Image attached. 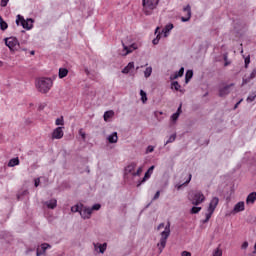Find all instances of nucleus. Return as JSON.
Instances as JSON below:
<instances>
[{"label":"nucleus","instance_id":"nucleus-1","mask_svg":"<svg viewBox=\"0 0 256 256\" xmlns=\"http://www.w3.org/2000/svg\"><path fill=\"white\" fill-rule=\"evenodd\" d=\"M36 87L40 93H49L53 87V80L51 78L42 77L36 81Z\"/></svg>","mask_w":256,"mask_h":256},{"label":"nucleus","instance_id":"nucleus-2","mask_svg":"<svg viewBox=\"0 0 256 256\" xmlns=\"http://www.w3.org/2000/svg\"><path fill=\"white\" fill-rule=\"evenodd\" d=\"M171 235V223L168 222L165 226L164 231L161 232L160 242L157 244L159 247L160 253H163V248L167 245V239Z\"/></svg>","mask_w":256,"mask_h":256},{"label":"nucleus","instance_id":"nucleus-3","mask_svg":"<svg viewBox=\"0 0 256 256\" xmlns=\"http://www.w3.org/2000/svg\"><path fill=\"white\" fill-rule=\"evenodd\" d=\"M188 199L192 205L197 207V205H201L205 201V195L199 190H194L189 193Z\"/></svg>","mask_w":256,"mask_h":256},{"label":"nucleus","instance_id":"nucleus-4","mask_svg":"<svg viewBox=\"0 0 256 256\" xmlns=\"http://www.w3.org/2000/svg\"><path fill=\"white\" fill-rule=\"evenodd\" d=\"M143 12L146 15H152L153 10L157 9L159 0H142Z\"/></svg>","mask_w":256,"mask_h":256},{"label":"nucleus","instance_id":"nucleus-5","mask_svg":"<svg viewBox=\"0 0 256 256\" xmlns=\"http://www.w3.org/2000/svg\"><path fill=\"white\" fill-rule=\"evenodd\" d=\"M33 23L34 20L32 18H27L25 20V18L19 14L16 16V25H20L21 27H23V29H26L27 31H31V29H33Z\"/></svg>","mask_w":256,"mask_h":256},{"label":"nucleus","instance_id":"nucleus-6","mask_svg":"<svg viewBox=\"0 0 256 256\" xmlns=\"http://www.w3.org/2000/svg\"><path fill=\"white\" fill-rule=\"evenodd\" d=\"M217 205H219V198L213 197L209 203L206 218L202 221V223H208L209 219H211L213 213H215V209H217Z\"/></svg>","mask_w":256,"mask_h":256},{"label":"nucleus","instance_id":"nucleus-7","mask_svg":"<svg viewBox=\"0 0 256 256\" xmlns=\"http://www.w3.org/2000/svg\"><path fill=\"white\" fill-rule=\"evenodd\" d=\"M4 41H5L6 47H8L10 51H15V49L19 47V40H17V38L15 37L5 38Z\"/></svg>","mask_w":256,"mask_h":256},{"label":"nucleus","instance_id":"nucleus-8","mask_svg":"<svg viewBox=\"0 0 256 256\" xmlns=\"http://www.w3.org/2000/svg\"><path fill=\"white\" fill-rule=\"evenodd\" d=\"M91 215H93V209L82 204V208L80 210V217H82V219L84 220L91 219Z\"/></svg>","mask_w":256,"mask_h":256},{"label":"nucleus","instance_id":"nucleus-9","mask_svg":"<svg viewBox=\"0 0 256 256\" xmlns=\"http://www.w3.org/2000/svg\"><path fill=\"white\" fill-rule=\"evenodd\" d=\"M155 170V166H151L144 174V177L142 178V180H139L137 183V187H141V185H143V183H145V181H147V179H151V175H153V171Z\"/></svg>","mask_w":256,"mask_h":256},{"label":"nucleus","instance_id":"nucleus-10","mask_svg":"<svg viewBox=\"0 0 256 256\" xmlns=\"http://www.w3.org/2000/svg\"><path fill=\"white\" fill-rule=\"evenodd\" d=\"M235 84H229L226 85L222 88L219 89V97H227V95H229L231 93V88L234 86Z\"/></svg>","mask_w":256,"mask_h":256},{"label":"nucleus","instance_id":"nucleus-11","mask_svg":"<svg viewBox=\"0 0 256 256\" xmlns=\"http://www.w3.org/2000/svg\"><path fill=\"white\" fill-rule=\"evenodd\" d=\"M123 45V53L122 55L125 57L127 55H129V53H133V51H135V49H137V44H131L130 46H126L124 43H122Z\"/></svg>","mask_w":256,"mask_h":256},{"label":"nucleus","instance_id":"nucleus-12","mask_svg":"<svg viewBox=\"0 0 256 256\" xmlns=\"http://www.w3.org/2000/svg\"><path fill=\"white\" fill-rule=\"evenodd\" d=\"M184 13H186V17H181L182 23H187L191 19V5H186L183 8Z\"/></svg>","mask_w":256,"mask_h":256},{"label":"nucleus","instance_id":"nucleus-13","mask_svg":"<svg viewBox=\"0 0 256 256\" xmlns=\"http://www.w3.org/2000/svg\"><path fill=\"white\" fill-rule=\"evenodd\" d=\"M63 127H57L52 133V139H63Z\"/></svg>","mask_w":256,"mask_h":256},{"label":"nucleus","instance_id":"nucleus-14","mask_svg":"<svg viewBox=\"0 0 256 256\" xmlns=\"http://www.w3.org/2000/svg\"><path fill=\"white\" fill-rule=\"evenodd\" d=\"M47 249H51V245L47 243L42 244L40 247L37 248L36 256L45 255V251H47Z\"/></svg>","mask_w":256,"mask_h":256},{"label":"nucleus","instance_id":"nucleus-15","mask_svg":"<svg viewBox=\"0 0 256 256\" xmlns=\"http://www.w3.org/2000/svg\"><path fill=\"white\" fill-rule=\"evenodd\" d=\"M43 205H45L47 209H55L57 207V199L52 198L48 201L43 202Z\"/></svg>","mask_w":256,"mask_h":256},{"label":"nucleus","instance_id":"nucleus-16","mask_svg":"<svg viewBox=\"0 0 256 256\" xmlns=\"http://www.w3.org/2000/svg\"><path fill=\"white\" fill-rule=\"evenodd\" d=\"M137 167V163L132 162L131 164H129L128 166H126L125 168V175H133V173H135V168Z\"/></svg>","mask_w":256,"mask_h":256},{"label":"nucleus","instance_id":"nucleus-17","mask_svg":"<svg viewBox=\"0 0 256 256\" xmlns=\"http://www.w3.org/2000/svg\"><path fill=\"white\" fill-rule=\"evenodd\" d=\"M94 250L99 251L100 253H105L107 251V243L100 244V243H94Z\"/></svg>","mask_w":256,"mask_h":256},{"label":"nucleus","instance_id":"nucleus-18","mask_svg":"<svg viewBox=\"0 0 256 256\" xmlns=\"http://www.w3.org/2000/svg\"><path fill=\"white\" fill-rule=\"evenodd\" d=\"M185 73V68L181 67L179 69V71L175 72L174 74H172L170 76L171 81L175 80V79H179V77H183V74Z\"/></svg>","mask_w":256,"mask_h":256},{"label":"nucleus","instance_id":"nucleus-19","mask_svg":"<svg viewBox=\"0 0 256 256\" xmlns=\"http://www.w3.org/2000/svg\"><path fill=\"white\" fill-rule=\"evenodd\" d=\"M234 213H241V211H245V202H238L233 209Z\"/></svg>","mask_w":256,"mask_h":256},{"label":"nucleus","instance_id":"nucleus-20","mask_svg":"<svg viewBox=\"0 0 256 256\" xmlns=\"http://www.w3.org/2000/svg\"><path fill=\"white\" fill-rule=\"evenodd\" d=\"M107 141L111 144L117 143V141H119V136H117V132H113L112 134L108 135Z\"/></svg>","mask_w":256,"mask_h":256},{"label":"nucleus","instance_id":"nucleus-21","mask_svg":"<svg viewBox=\"0 0 256 256\" xmlns=\"http://www.w3.org/2000/svg\"><path fill=\"white\" fill-rule=\"evenodd\" d=\"M131 69H135V62L128 63V65L123 68L122 73L127 75L128 73H131Z\"/></svg>","mask_w":256,"mask_h":256},{"label":"nucleus","instance_id":"nucleus-22","mask_svg":"<svg viewBox=\"0 0 256 256\" xmlns=\"http://www.w3.org/2000/svg\"><path fill=\"white\" fill-rule=\"evenodd\" d=\"M255 201H256V192H252L247 196L246 203H247V205H249V204L253 205V203H255Z\"/></svg>","mask_w":256,"mask_h":256},{"label":"nucleus","instance_id":"nucleus-23","mask_svg":"<svg viewBox=\"0 0 256 256\" xmlns=\"http://www.w3.org/2000/svg\"><path fill=\"white\" fill-rule=\"evenodd\" d=\"M69 75V70L67 68H59L58 77L59 79H65Z\"/></svg>","mask_w":256,"mask_h":256},{"label":"nucleus","instance_id":"nucleus-24","mask_svg":"<svg viewBox=\"0 0 256 256\" xmlns=\"http://www.w3.org/2000/svg\"><path fill=\"white\" fill-rule=\"evenodd\" d=\"M173 24H167L164 29L162 30V33H164V37H168L169 33L171 32V30H173Z\"/></svg>","mask_w":256,"mask_h":256},{"label":"nucleus","instance_id":"nucleus-25","mask_svg":"<svg viewBox=\"0 0 256 256\" xmlns=\"http://www.w3.org/2000/svg\"><path fill=\"white\" fill-rule=\"evenodd\" d=\"M115 115V112L113 110H109V111H106L103 115L104 117V121H109V119H111V117H114Z\"/></svg>","mask_w":256,"mask_h":256},{"label":"nucleus","instance_id":"nucleus-26","mask_svg":"<svg viewBox=\"0 0 256 256\" xmlns=\"http://www.w3.org/2000/svg\"><path fill=\"white\" fill-rule=\"evenodd\" d=\"M82 207H83V204H76V205L71 207V212L81 214Z\"/></svg>","mask_w":256,"mask_h":256},{"label":"nucleus","instance_id":"nucleus-27","mask_svg":"<svg viewBox=\"0 0 256 256\" xmlns=\"http://www.w3.org/2000/svg\"><path fill=\"white\" fill-rule=\"evenodd\" d=\"M175 139H177V134L170 135L169 138L164 143V146L169 145V143H175Z\"/></svg>","mask_w":256,"mask_h":256},{"label":"nucleus","instance_id":"nucleus-28","mask_svg":"<svg viewBox=\"0 0 256 256\" xmlns=\"http://www.w3.org/2000/svg\"><path fill=\"white\" fill-rule=\"evenodd\" d=\"M17 165H19V158H12L8 162V167H15Z\"/></svg>","mask_w":256,"mask_h":256},{"label":"nucleus","instance_id":"nucleus-29","mask_svg":"<svg viewBox=\"0 0 256 256\" xmlns=\"http://www.w3.org/2000/svg\"><path fill=\"white\" fill-rule=\"evenodd\" d=\"M152 73H153V67L149 66L144 71V77L146 79H149V76L152 75Z\"/></svg>","mask_w":256,"mask_h":256},{"label":"nucleus","instance_id":"nucleus-30","mask_svg":"<svg viewBox=\"0 0 256 256\" xmlns=\"http://www.w3.org/2000/svg\"><path fill=\"white\" fill-rule=\"evenodd\" d=\"M193 79V70H188L185 75V81L186 83H189Z\"/></svg>","mask_w":256,"mask_h":256},{"label":"nucleus","instance_id":"nucleus-31","mask_svg":"<svg viewBox=\"0 0 256 256\" xmlns=\"http://www.w3.org/2000/svg\"><path fill=\"white\" fill-rule=\"evenodd\" d=\"M256 98V92H252L246 99L247 103H253Z\"/></svg>","mask_w":256,"mask_h":256},{"label":"nucleus","instance_id":"nucleus-32","mask_svg":"<svg viewBox=\"0 0 256 256\" xmlns=\"http://www.w3.org/2000/svg\"><path fill=\"white\" fill-rule=\"evenodd\" d=\"M171 89H175V91H180L181 89V84H179V82L174 81L171 84Z\"/></svg>","mask_w":256,"mask_h":256},{"label":"nucleus","instance_id":"nucleus-33","mask_svg":"<svg viewBox=\"0 0 256 256\" xmlns=\"http://www.w3.org/2000/svg\"><path fill=\"white\" fill-rule=\"evenodd\" d=\"M7 27H9L7 22L3 21V18H0V29L2 31H6Z\"/></svg>","mask_w":256,"mask_h":256},{"label":"nucleus","instance_id":"nucleus-34","mask_svg":"<svg viewBox=\"0 0 256 256\" xmlns=\"http://www.w3.org/2000/svg\"><path fill=\"white\" fill-rule=\"evenodd\" d=\"M140 97L142 103H147V93L143 90H140Z\"/></svg>","mask_w":256,"mask_h":256},{"label":"nucleus","instance_id":"nucleus-35","mask_svg":"<svg viewBox=\"0 0 256 256\" xmlns=\"http://www.w3.org/2000/svg\"><path fill=\"white\" fill-rule=\"evenodd\" d=\"M193 175L189 174L188 179L183 183L177 186V189H181V187H183V185H189V183H191V179H192Z\"/></svg>","mask_w":256,"mask_h":256},{"label":"nucleus","instance_id":"nucleus-36","mask_svg":"<svg viewBox=\"0 0 256 256\" xmlns=\"http://www.w3.org/2000/svg\"><path fill=\"white\" fill-rule=\"evenodd\" d=\"M199 211H201V207L194 206L191 208L190 213L192 215H197V213H199Z\"/></svg>","mask_w":256,"mask_h":256},{"label":"nucleus","instance_id":"nucleus-37","mask_svg":"<svg viewBox=\"0 0 256 256\" xmlns=\"http://www.w3.org/2000/svg\"><path fill=\"white\" fill-rule=\"evenodd\" d=\"M253 78H251V76H245L243 79H242V87L243 85H247V83H251Z\"/></svg>","mask_w":256,"mask_h":256},{"label":"nucleus","instance_id":"nucleus-38","mask_svg":"<svg viewBox=\"0 0 256 256\" xmlns=\"http://www.w3.org/2000/svg\"><path fill=\"white\" fill-rule=\"evenodd\" d=\"M141 173H143V168L139 167L136 172L132 173V177H139L141 176Z\"/></svg>","mask_w":256,"mask_h":256},{"label":"nucleus","instance_id":"nucleus-39","mask_svg":"<svg viewBox=\"0 0 256 256\" xmlns=\"http://www.w3.org/2000/svg\"><path fill=\"white\" fill-rule=\"evenodd\" d=\"M213 256H223V250H221V248H216L213 252Z\"/></svg>","mask_w":256,"mask_h":256},{"label":"nucleus","instance_id":"nucleus-40","mask_svg":"<svg viewBox=\"0 0 256 256\" xmlns=\"http://www.w3.org/2000/svg\"><path fill=\"white\" fill-rule=\"evenodd\" d=\"M90 209H92V212L99 211V209H101V204H94Z\"/></svg>","mask_w":256,"mask_h":256},{"label":"nucleus","instance_id":"nucleus-41","mask_svg":"<svg viewBox=\"0 0 256 256\" xmlns=\"http://www.w3.org/2000/svg\"><path fill=\"white\" fill-rule=\"evenodd\" d=\"M244 63H245V67L247 69V67H249V63H251V57L250 56H247L245 59H244Z\"/></svg>","mask_w":256,"mask_h":256},{"label":"nucleus","instance_id":"nucleus-42","mask_svg":"<svg viewBox=\"0 0 256 256\" xmlns=\"http://www.w3.org/2000/svg\"><path fill=\"white\" fill-rule=\"evenodd\" d=\"M153 151H155V147L151 145L146 148V154L153 153Z\"/></svg>","mask_w":256,"mask_h":256},{"label":"nucleus","instance_id":"nucleus-43","mask_svg":"<svg viewBox=\"0 0 256 256\" xmlns=\"http://www.w3.org/2000/svg\"><path fill=\"white\" fill-rule=\"evenodd\" d=\"M223 57H224V61H225L224 67H228V65H231V62L229 60H227V54H224Z\"/></svg>","mask_w":256,"mask_h":256},{"label":"nucleus","instance_id":"nucleus-44","mask_svg":"<svg viewBox=\"0 0 256 256\" xmlns=\"http://www.w3.org/2000/svg\"><path fill=\"white\" fill-rule=\"evenodd\" d=\"M161 196V191H157L152 199V201H157V199H159V197Z\"/></svg>","mask_w":256,"mask_h":256},{"label":"nucleus","instance_id":"nucleus-45","mask_svg":"<svg viewBox=\"0 0 256 256\" xmlns=\"http://www.w3.org/2000/svg\"><path fill=\"white\" fill-rule=\"evenodd\" d=\"M171 119L172 121H177L179 119V113H174L172 116H171Z\"/></svg>","mask_w":256,"mask_h":256},{"label":"nucleus","instance_id":"nucleus-46","mask_svg":"<svg viewBox=\"0 0 256 256\" xmlns=\"http://www.w3.org/2000/svg\"><path fill=\"white\" fill-rule=\"evenodd\" d=\"M79 135L82 137L83 141H85V137L87 134H85V132L83 131V129L79 130Z\"/></svg>","mask_w":256,"mask_h":256},{"label":"nucleus","instance_id":"nucleus-47","mask_svg":"<svg viewBox=\"0 0 256 256\" xmlns=\"http://www.w3.org/2000/svg\"><path fill=\"white\" fill-rule=\"evenodd\" d=\"M55 123H56V125H63V117L57 118Z\"/></svg>","mask_w":256,"mask_h":256},{"label":"nucleus","instance_id":"nucleus-48","mask_svg":"<svg viewBox=\"0 0 256 256\" xmlns=\"http://www.w3.org/2000/svg\"><path fill=\"white\" fill-rule=\"evenodd\" d=\"M40 183H41V179H40V178H36V179L34 180V186H35V187H39Z\"/></svg>","mask_w":256,"mask_h":256},{"label":"nucleus","instance_id":"nucleus-49","mask_svg":"<svg viewBox=\"0 0 256 256\" xmlns=\"http://www.w3.org/2000/svg\"><path fill=\"white\" fill-rule=\"evenodd\" d=\"M9 3V0H1V7H7V4Z\"/></svg>","mask_w":256,"mask_h":256},{"label":"nucleus","instance_id":"nucleus-50","mask_svg":"<svg viewBox=\"0 0 256 256\" xmlns=\"http://www.w3.org/2000/svg\"><path fill=\"white\" fill-rule=\"evenodd\" d=\"M256 77V68L251 72L250 79H255Z\"/></svg>","mask_w":256,"mask_h":256},{"label":"nucleus","instance_id":"nucleus-51","mask_svg":"<svg viewBox=\"0 0 256 256\" xmlns=\"http://www.w3.org/2000/svg\"><path fill=\"white\" fill-rule=\"evenodd\" d=\"M247 247H249V242L247 241L243 242L241 249H247Z\"/></svg>","mask_w":256,"mask_h":256},{"label":"nucleus","instance_id":"nucleus-52","mask_svg":"<svg viewBox=\"0 0 256 256\" xmlns=\"http://www.w3.org/2000/svg\"><path fill=\"white\" fill-rule=\"evenodd\" d=\"M181 256H191V252H189V251H183V252L181 253Z\"/></svg>","mask_w":256,"mask_h":256},{"label":"nucleus","instance_id":"nucleus-53","mask_svg":"<svg viewBox=\"0 0 256 256\" xmlns=\"http://www.w3.org/2000/svg\"><path fill=\"white\" fill-rule=\"evenodd\" d=\"M153 45H159V38H154L152 40Z\"/></svg>","mask_w":256,"mask_h":256},{"label":"nucleus","instance_id":"nucleus-54","mask_svg":"<svg viewBox=\"0 0 256 256\" xmlns=\"http://www.w3.org/2000/svg\"><path fill=\"white\" fill-rule=\"evenodd\" d=\"M33 251H35V249H33V248H28L27 250H26V255H29L31 252H33Z\"/></svg>","mask_w":256,"mask_h":256},{"label":"nucleus","instance_id":"nucleus-55","mask_svg":"<svg viewBox=\"0 0 256 256\" xmlns=\"http://www.w3.org/2000/svg\"><path fill=\"white\" fill-rule=\"evenodd\" d=\"M163 227H165V223H160V224L158 225V227H157L158 231H159L160 229H163Z\"/></svg>","mask_w":256,"mask_h":256},{"label":"nucleus","instance_id":"nucleus-56","mask_svg":"<svg viewBox=\"0 0 256 256\" xmlns=\"http://www.w3.org/2000/svg\"><path fill=\"white\" fill-rule=\"evenodd\" d=\"M241 101H243V99H241L240 101H238V102L235 104V106H234L235 109H237V107H239V105L241 104Z\"/></svg>","mask_w":256,"mask_h":256},{"label":"nucleus","instance_id":"nucleus-57","mask_svg":"<svg viewBox=\"0 0 256 256\" xmlns=\"http://www.w3.org/2000/svg\"><path fill=\"white\" fill-rule=\"evenodd\" d=\"M181 107H182V105L180 104V106L178 107L177 112H176V113H178V115H181Z\"/></svg>","mask_w":256,"mask_h":256},{"label":"nucleus","instance_id":"nucleus-58","mask_svg":"<svg viewBox=\"0 0 256 256\" xmlns=\"http://www.w3.org/2000/svg\"><path fill=\"white\" fill-rule=\"evenodd\" d=\"M154 115H155V117H157V115H163V112H154Z\"/></svg>","mask_w":256,"mask_h":256},{"label":"nucleus","instance_id":"nucleus-59","mask_svg":"<svg viewBox=\"0 0 256 256\" xmlns=\"http://www.w3.org/2000/svg\"><path fill=\"white\" fill-rule=\"evenodd\" d=\"M156 39H159V41H161V32L157 34Z\"/></svg>","mask_w":256,"mask_h":256},{"label":"nucleus","instance_id":"nucleus-60","mask_svg":"<svg viewBox=\"0 0 256 256\" xmlns=\"http://www.w3.org/2000/svg\"><path fill=\"white\" fill-rule=\"evenodd\" d=\"M17 199H18V201H21V195L20 194L17 195Z\"/></svg>","mask_w":256,"mask_h":256},{"label":"nucleus","instance_id":"nucleus-61","mask_svg":"<svg viewBox=\"0 0 256 256\" xmlns=\"http://www.w3.org/2000/svg\"><path fill=\"white\" fill-rule=\"evenodd\" d=\"M159 31V27L156 28L155 30V35H157V32Z\"/></svg>","mask_w":256,"mask_h":256},{"label":"nucleus","instance_id":"nucleus-62","mask_svg":"<svg viewBox=\"0 0 256 256\" xmlns=\"http://www.w3.org/2000/svg\"><path fill=\"white\" fill-rule=\"evenodd\" d=\"M139 69H141V67L137 66V67H136V71H139Z\"/></svg>","mask_w":256,"mask_h":256},{"label":"nucleus","instance_id":"nucleus-63","mask_svg":"<svg viewBox=\"0 0 256 256\" xmlns=\"http://www.w3.org/2000/svg\"><path fill=\"white\" fill-rule=\"evenodd\" d=\"M0 67H3V62L2 61H0Z\"/></svg>","mask_w":256,"mask_h":256},{"label":"nucleus","instance_id":"nucleus-64","mask_svg":"<svg viewBox=\"0 0 256 256\" xmlns=\"http://www.w3.org/2000/svg\"><path fill=\"white\" fill-rule=\"evenodd\" d=\"M23 195H27V191H24V192H23Z\"/></svg>","mask_w":256,"mask_h":256}]
</instances>
